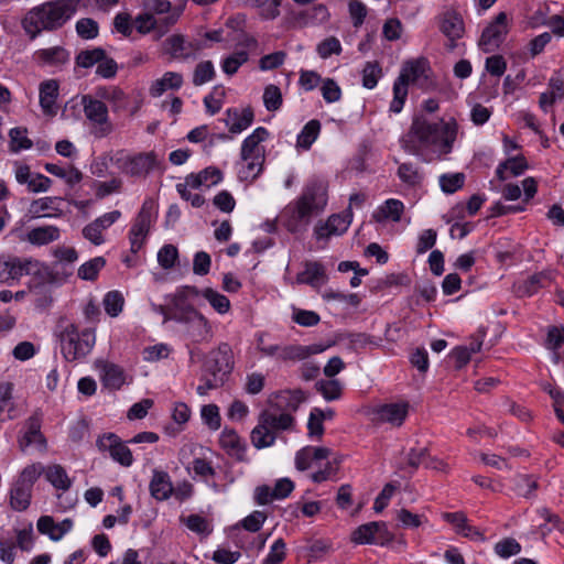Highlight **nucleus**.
Returning <instances> with one entry per match:
<instances>
[{
  "label": "nucleus",
  "instance_id": "obj_1",
  "mask_svg": "<svg viewBox=\"0 0 564 564\" xmlns=\"http://www.w3.org/2000/svg\"><path fill=\"white\" fill-rule=\"evenodd\" d=\"M458 131L459 126L453 117L432 121L424 115H416L400 142L406 152L431 162L453 151Z\"/></svg>",
  "mask_w": 564,
  "mask_h": 564
},
{
  "label": "nucleus",
  "instance_id": "obj_2",
  "mask_svg": "<svg viewBox=\"0 0 564 564\" xmlns=\"http://www.w3.org/2000/svg\"><path fill=\"white\" fill-rule=\"evenodd\" d=\"M328 203V187L322 180L307 182L301 194L281 213V221L291 234L303 232L314 217L324 213Z\"/></svg>",
  "mask_w": 564,
  "mask_h": 564
},
{
  "label": "nucleus",
  "instance_id": "obj_3",
  "mask_svg": "<svg viewBox=\"0 0 564 564\" xmlns=\"http://www.w3.org/2000/svg\"><path fill=\"white\" fill-rule=\"evenodd\" d=\"M78 0H55L31 9L21 24L31 40L42 31L62 28L76 12Z\"/></svg>",
  "mask_w": 564,
  "mask_h": 564
},
{
  "label": "nucleus",
  "instance_id": "obj_4",
  "mask_svg": "<svg viewBox=\"0 0 564 564\" xmlns=\"http://www.w3.org/2000/svg\"><path fill=\"white\" fill-rule=\"evenodd\" d=\"M232 369V350L228 344H220L208 354L203 365L196 392L199 395H207L210 390L223 387Z\"/></svg>",
  "mask_w": 564,
  "mask_h": 564
},
{
  "label": "nucleus",
  "instance_id": "obj_5",
  "mask_svg": "<svg viewBox=\"0 0 564 564\" xmlns=\"http://www.w3.org/2000/svg\"><path fill=\"white\" fill-rule=\"evenodd\" d=\"M102 160H109L120 173L134 180L147 178L160 164L159 155L154 151L133 152L121 149L107 153ZM104 165L107 163L104 162Z\"/></svg>",
  "mask_w": 564,
  "mask_h": 564
},
{
  "label": "nucleus",
  "instance_id": "obj_6",
  "mask_svg": "<svg viewBox=\"0 0 564 564\" xmlns=\"http://www.w3.org/2000/svg\"><path fill=\"white\" fill-rule=\"evenodd\" d=\"M294 417L288 413L264 410L260 413L258 424L251 432V442L256 448L272 446L280 431L292 430Z\"/></svg>",
  "mask_w": 564,
  "mask_h": 564
},
{
  "label": "nucleus",
  "instance_id": "obj_7",
  "mask_svg": "<svg viewBox=\"0 0 564 564\" xmlns=\"http://www.w3.org/2000/svg\"><path fill=\"white\" fill-rule=\"evenodd\" d=\"M61 349L67 361L86 357L95 345V334L89 329L79 332L74 324H67L59 334Z\"/></svg>",
  "mask_w": 564,
  "mask_h": 564
},
{
  "label": "nucleus",
  "instance_id": "obj_8",
  "mask_svg": "<svg viewBox=\"0 0 564 564\" xmlns=\"http://www.w3.org/2000/svg\"><path fill=\"white\" fill-rule=\"evenodd\" d=\"M80 105L83 106L87 127L95 138H106L113 131V124L109 118V110L104 101L91 95H83Z\"/></svg>",
  "mask_w": 564,
  "mask_h": 564
},
{
  "label": "nucleus",
  "instance_id": "obj_9",
  "mask_svg": "<svg viewBox=\"0 0 564 564\" xmlns=\"http://www.w3.org/2000/svg\"><path fill=\"white\" fill-rule=\"evenodd\" d=\"M155 218V202L152 198H147L129 231L130 249L133 253H137L142 248Z\"/></svg>",
  "mask_w": 564,
  "mask_h": 564
},
{
  "label": "nucleus",
  "instance_id": "obj_10",
  "mask_svg": "<svg viewBox=\"0 0 564 564\" xmlns=\"http://www.w3.org/2000/svg\"><path fill=\"white\" fill-rule=\"evenodd\" d=\"M42 421L43 413L40 410H35L33 414L25 420L23 429L18 436V446L21 452H25L28 447L32 445L42 453L46 452L47 441L41 431Z\"/></svg>",
  "mask_w": 564,
  "mask_h": 564
},
{
  "label": "nucleus",
  "instance_id": "obj_11",
  "mask_svg": "<svg viewBox=\"0 0 564 564\" xmlns=\"http://www.w3.org/2000/svg\"><path fill=\"white\" fill-rule=\"evenodd\" d=\"M41 262L33 258L2 257L0 258V283L10 284L23 275L37 270Z\"/></svg>",
  "mask_w": 564,
  "mask_h": 564
},
{
  "label": "nucleus",
  "instance_id": "obj_12",
  "mask_svg": "<svg viewBox=\"0 0 564 564\" xmlns=\"http://www.w3.org/2000/svg\"><path fill=\"white\" fill-rule=\"evenodd\" d=\"M509 31L508 17L500 12L496 19L482 31L479 45L484 52H491L505 40Z\"/></svg>",
  "mask_w": 564,
  "mask_h": 564
},
{
  "label": "nucleus",
  "instance_id": "obj_13",
  "mask_svg": "<svg viewBox=\"0 0 564 564\" xmlns=\"http://www.w3.org/2000/svg\"><path fill=\"white\" fill-rule=\"evenodd\" d=\"M164 52L173 59L185 61L195 57L196 54L204 48L199 41L187 42L182 34H173L169 36L164 43Z\"/></svg>",
  "mask_w": 564,
  "mask_h": 564
},
{
  "label": "nucleus",
  "instance_id": "obj_14",
  "mask_svg": "<svg viewBox=\"0 0 564 564\" xmlns=\"http://www.w3.org/2000/svg\"><path fill=\"white\" fill-rule=\"evenodd\" d=\"M352 542L357 544H381L391 540L384 522H369L359 525L351 534Z\"/></svg>",
  "mask_w": 564,
  "mask_h": 564
},
{
  "label": "nucleus",
  "instance_id": "obj_15",
  "mask_svg": "<svg viewBox=\"0 0 564 564\" xmlns=\"http://www.w3.org/2000/svg\"><path fill=\"white\" fill-rule=\"evenodd\" d=\"M351 223V214L340 215L333 214L326 221H318L313 230L314 237L317 240L327 241L333 236H340L345 234Z\"/></svg>",
  "mask_w": 564,
  "mask_h": 564
},
{
  "label": "nucleus",
  "instance_id": "obj_16",
  "mask_svg": "<svg viewBox=\"0 0 564 564\" xmlns=\"http://www.w3.org/2000/svg\"><path fill=\"white\" fill-rule=\"evenodd\" d=\"M175 23L176 14L156 18L151 15L147 10L144 13H141L135 18V28L139 33L148 34L150 32H155L158 39L165 35Z\"/></svg>",
  "mask_w": 564,
  "mask_h": 564
},
{
  "label": "nucleus",
  "instance_id": "obj_17",
  "mask_svg": "<svg viewBox=\"0 0 564 564\" xmlns=\"http://www.w3.org/2000/svg\"><path fill=\"white\" fill-rule=\"evenodd\" d=\"M97 446L100 451L108 452L111 458L122 466L128 467L133 462L131 451L113 433L100 436L97 440Z\"/></svg>",
  "mask_w": 564,
  "mask_h": 564
},
{
  "label": "nucleus",
  "instance_id": "obj_18",
  "mask_svg": "<svg viewBox=\"0 0 564 564\" xmlns=\"http://www.w3.org/2000/svg\"><path fill=\"white\" fill-rule=\"evenodd\" d=\"M441 32L448 39L447 47L454 50L455 41L460 39L465 32L464 20L455 10H446L438 15Z\"/></svg>",
  "mask_w": 564,
  "mask_h": 564
},
{
  "label": "nucleus",
  "instance_id": "obj_19",
  "mask_svg": "<svg viewBox=\"0 0 564 564\" xmlns=\"http://www.w3.org/2000/svg\"><path fill=\"white\" fill-rule=\"evenodd\" d=\"M121 213L112 210L101 215L83 228V236L95 246H100L105 242L104 231L112 226L119 218Z\"/></svg>",
  "mask_w": 564,
  "mask_h": 564
},
{
  "label": "nucleus",
  "instance_id": "obj_20",
  "mask_svg": "<svg viewBox=\"0 0 564 564\" xmlns=\"http://www.w3.org/2000/svg\"><path fill=\"white\" fill-rule=\"evenodd\" d=\"M409 412L408 403H388L372 410L373 421L401 426Z\"/></svg>",
  "mask_w": 564,
  "mask_h": 564
},
{
  "label": "nucleus",
  "instance_id": "obj_21",
  "mask_svg": "<svg viewBox=\"0 0 564 564\" xmlns=\"http://www.w3.org/2000/svg\"><path fill=\"white\" fill-rule=\"evenodd\" d=\"M555 272L553 270H544L532 274L528 279L514 284L516 292L519 296H531L540 289L546 288L554 280Z\"/></svg>",
  "mask_w": 564,
  "mask_h": 564
},
{
  "label": "nucleus",
  "instance_id": "obj_22",
  "mask_svg": "<svg viewBox=\"0 0 564 564\" xmlns=\"http://www.w3.org/2000/svg\"><path fill=\"white\" fill-rule=\"evenodd\" d=\"M269 137V131L263 127H258L248 135L241 144V159H264V148L261 145Z\"/></svg>",
  "mask_w": 564,
  "mask_h": 564
},
{
  "label": "nucleus",
  "instance_id": "obj_23",
  "mask_svg": "<svg viewBox=\"0 0 564 564\" xmlns=\"http://www.w3.org/2000/svg\"><path fill=\"white\" fill-rule=\"evenodd\" d=\"M226 118L224 122L232 134L241 133L243 130L249 128L254 119L252 108L246 107L242 109L229 108L226 110Z\"/></svg>",
  "mask_w": 564,
  "mask_h": 564
},
{
  "label": "nucleus",
  "instance_id": "obj_24",
  "mask_svg": "<svg viewBox=\"0 0 564 564\" xmlns=\"http://www.w3.org/2000/svg\"><path fill=\"white\" fill-rule=\"evenodd\" d=\"M96 366L100 370V380L104 387L111 390H119L127 383V375L118 365L101 360L98 361Z\"/></svg>",
  "mask_w": 564,
  "mask_h": 564
},
{
  "label": "nucleus",
  "instance_id": "obj_25",
  "mask_svg": "<svg viewBox=\"0 0 564 564\" xmlns=\"http://www.w3.org/2000/svg\"><path fill=\"white\" fill-rule=\"evenodd\" d=\"M61 237V230L54 225L39 226L30 229L20 240L26 241L32 246L42 247L57 241Z\"/></svg>",
  "mask_w": 564,
  "mask_h": 564
},
{
  "label": "nucleus",
  "instance_id": "obj_26",
  "mask_svg": "<svg viewBox=\"0 0 564 564\" xmlns=\"http://www.w3.org/2000/svg\"><path fill=\"white\" fill-rule=\"evenodd\" d=\"M329 455L330 449L327 447H303L295 455V467L300 471L307 470L315 466L317 462L328 459Z\"/></svg>",
  "mask_w": 564,
  "mask_h": 564
},
{
  "label": "nucleus",
  "instance_id": "obj_27",
  "mask_svg": "<svg viewBox=\"0 0 564 564\" xmlns=\"http://www.w3.org/2000/svg\"><path fill=\"white\" fill-rule=\"evenodd\" d=\"M40 66L62 67L69 61V52L63 46L37 50L33 55Z\"/></svg>",
  "mask_w": 564,
  "mask_h": 564
},
{
  "label": "nucleus",
  "instance_id": "obj_28",
  "mask_svg": "<svg viewBox=\"0 0 564 564\" xmlns=\"http://www.w3.org/2000/svg\"><path fill=\"white\" fill-rule=\"evenodd\" d=\"M327 280L326 270L318 261H306L304 270L296 275V283L308 284L313 288L323 285Z\"/></svg>",
  "mask_w": 564,
  "mask_h": 564
},
{
  "label": "nucleus",
  "instance_id": "obj_29",
  "mask_svg": "<svg viewBox=\"0 0 564 564\" xmlns=\"http://www.w3.org/2000/svg\"><path fill=\"white\" fill-rule=\"evenodd\" d=\"M37 530L42 534H46L53 541L61 540L73 528L70 519H64L59 523H55L50 516H42L36 523Z\"/></svg>",
  "mask_w": 564,
  "mask_h": 564
},
{
  "label": "nucleus",
  "instance_id": "obj_30",
  "mask_svg": "<svg viewBox=\"0 0 564 564\" xmlns=\"http://www.w3.org/2000/svg\"><path fill=\"white\" fill-rule=\"evenodd\" d=\"M149 490L151 496L158 501L169 499L173 494V485L170 475L163 470H153Z\"/></svg>",
  "mask_w": 564,
  "mask_h": 564
},
{
  "label": "nucleus",
  "instance_id": "obj_31",
  "mask_svg": "<svg viewBox=\"0 0 564 564\" xmlns=\"http://www.w3.org/2000/svg\"><path fill=\"white\" fill-rule=\"evenodd\" d=\"M429 64L425 58H417L404 63L399 78L405 83L422 84L427 79Z\"/></svg>",
  "mask_w": 564,
  "mask_h": 564
},
{
  "label": "nucleus",
  "instance_id": "obj_32",
  "mask_svg": "<svg viewBox=\"0 0 564 564\" xmlns=\"http://www.w3.org/2000/svg\"><path fill=\"white\" fill-rule=\"evenodd\" d=\"M58 97V83L55 79L44 80L40 84V106L45 115L56 113V99Z\"/></svg>",
  "mask_w": 564,
  "mask_h": 564
},
{
  "label": "nucleus",
  "instance_id": "obj_33",
  "mask_svg": "<svg viewBox=\"0 0 564 564\" xmlns=\"http://www.w3.org/2000/svg\"><path fill=\"white\" fill-rule=\"evenodd\" d=\"M220 446L238 460L245 459L246 445L236 431L225 429L219 437Z\"/></svg>",
  "mask_w": 564,
  "mask_h": 564
},
{
  "label": "nucleus",
  "instance_id": "obj_34",
  "mask_svg": "<svg viewBox=\"0 0 564 564\" xmlns=\"http://www.w3.org/2000/svg\"><path fill=\"white\" fill-rule=\"evenodd\" d=\"M183 85V76L176 72H166L161 78L154 80L150 87L153 97H160L167 89H178Z\"/></svg>",
  "mask_w": 564,
  "mask_h": 564
},
{
  "label": "nucleus",
  "instance_id": "obj_35",
  "mask_svg": "<svg viewBox=\"0 0 564 564\" xmlns=\"http://www.w3.org/2000/svg\"><path fill=\"white\" fill-rule=\"evenodd\" d=\"M32 498V488L19 481H14L10 489V506L15 511H24L29 508Z\"/></svg>",
  "mask_w": 564,
  "mask_h": 564
},
{
  "label": "nucleus",
  "instance_id": "obj_36",
  "mask_svg": "<svg viewBox=\"0 0 564 564\" xmlns=\"http://www.w3.org/2000/svg\"><path fill=\"white\" fill-rule=\"evenodd\" d=\"M527 169L528 163L525 158L523 155H516L501 162L496 170V175L500 181H505L508 177L506 174L507 171H509L512 176H519L523 174Z\"/></svg>",
  "mask_w": 564,
  "mask_h": 564
},
{
  "label": "nucleus",
  "instance_id": "obj_37",
  "mask_svg": "<svg viewBox=\"0 0 564 564\" xmlns=\"http://www.w3.org/2000/svg\"><path fill=\"white\" fill-rule=\"evenodd\" d=\"M403 209L404 205L401 200L390 198L375 212L373 218L377 221H383L386 219L399 221L401 219Z\"/></svg>",
  "mask_w": 564,
  "mask_h": 564
},
{
  "label": "nucleus",
  "instance_id": "obj_38",
  "mask_svg": "<svg viewBox=\"0 0 564 564\" xmlns=\"http://www.w3.org/2000/svg\"><path fill=\"white\" fill-rule=\"evenodd\" d=\"M143 7L144 10L156 18H164L176 14V22L182 14V9L173 8L172 3L167 0H145Z\"/></svg>",
  "mask_w": 564,
  "mask_h": 564
},
{
  "label": "nucleus",
  "instance_id": "obj_39",
  "mask_svg": "<svg viewBox=\"0 0 564 564\" xmlns=\"http://www.w3.org/2000/svg\"><path fill=\"white\" fill-rule=\"evenodd\" d=\"M186 321L188 323V334L194 340L200 341L208 337V323L199 313L195 311L189 312Z\"/></svg>",
  "mask_w": 564,
  "mask_h": 564
},
{
  "label": "nucleus",
  "instance_id": "obj_40",
  "mask_svg": "<svg viewBox=\"0 0 564 564\" xmlns=\"http://www.w3.org/2000/svg\"><path fill=\"white\" fill-rule=\"evenodd\" d=\"M321 351L316 346H301V345H289L283 346L281 350L282 361H299L304 360L313 354Z\"/></svg>",
  "mask_w": 564,
  "mask_h": 564
},
{
  "label": "nucleus",
  "instance_id": "obj_41",
  "mask_svg": "<svg viewBox=\"0 0 564 564\" xmlns=\"http://www.w3.org/2000/svg\"><path fill=\"white\" fill-rule=\"evenodd\" d=\"M321 131V122L316 119L308 121L297 135L296 145L308 150L317 139Z\"/></svg>",
  "mask_w": 564,
  "mask_h": 564
},
{
  "label": "nucleus",
  "instance_id": "obj_42",
  "mask_svg": "<svg viewBox=\"0 0 564 564\" xmlns=\"http://www.w3.org/2000/svg\"><path fill=\"white\" fill-rule=\"evenodd\" d=\"M45 477L56 489L67 490L72 481L66 470L61 465H52L45 468Z\"/></svg>",
  "mask_w": 564,
  "mask_h": 564
},
{
  "label": "nucleus",
  "instance_id": "obj_43",
  "mask_svg": "<svg viewBox=\"0 0 564 564\" xmlns=\"http://www.w3.org/2000/svg\"><path fill=\"white\" fill-rule=\"evenodd\" d=\"M315 387L326 401L339 399L343 392V384L337 379L319 380Z\"/></svg>",
  "mask_w": 564,
  "mask_h": 564
},
{
  "label": "nucleus",
  "instance_id": "obj_44",
  "mask_svg": "<svg viewBox=\"0 0 564 564\" xmlns=\"http://www.w3.org/2000/svg\"><path fill=\"white\" fill-rule=\"evenodd\" d=\"M282 0H253L258 14L263 20H274L280 15Z\"/></svg>",
  "mask_w": 564,
  "mask_h": 564
},
{
  "label": "nucleus",
  "instance_id": "obj_45",
  "mask_svg": "<svg viewBox=\"0 0 564 564\" xmlns=\"http://www.w3.org/2000/svg\"><path fill=\"white\" fill-rule=\"evenodd\" d=\"M408 83H405L402 78H397L393 84V99L390 104V111L394 113H399L403 105L405 102V99L408 97Z\"/></svg>",
  "mask_w": 564,
  "mask_h": 564
},
{
  "label": "nucleus",
  "instance_id": "obj_46",
  "mask_svg": "<svg viewBox=\"0 0 564 564\" xmlns=\"http://www.w3.org/2000/svg\"><path fill=\"white\" fill-rule=\"evenodd\" d=\"M106 260L102 257H96L83 263L78 269V276L83 280L93 281L97 278L99 271L105 267Z\"/></svg>",
  "mask_w": 564,
  "mask_h": 564
},
{
  "label": "nucleus",
  "instance_id": "obj_47",
  "mask_svg": "<svg viewBox=\"0 0 564 564\" xmlns=\"http://www.w3.org/2000/svg\"><path fill=\"white\" fill-rule=\"evenodd\" d=\"M104 53L105 50L101 47L80 51L75 58L76 65L83 68H90L104 58Z\"/></svg>",
  "mask_w": 564,
  "mask_h": 564
},
{
  "label": "nucleus",
  "instance_id": "obj_48",
  "mask_svg": "<svg viewBox=\"0 0 564 564\" xmlns=\"http://www.w3.org/2000/svg\"><path fill=\"white\" fill-rule=\"evenodd\" d=\"M10 150L14 153L32 148V141L26 137V129L13 128L9 132Z\"/></svg>",
  "mask_w": 564,
  "mask_h": 564
},
{
  "label": "nucleus",
  "instance_id": "obj_49",
  "mask_svg": "<svg viewBox=\"0 0 564 564\" xmlns=\"http://www.w3.org/2000/svg\"><path fill=\"white\" fill-rule=\"evenodd\" d=\"M203 296L208 301L213 308L219 314H225L230 308V301L224 294L218 293L213 289H205Z\"/></svg>",
  "mask_w": 564,
  "mask_h": 564
},
{
  "label": "nucleus",
  "instance_id": "obj_50",
  "mask_svg": "<svg viewBox=\"0 0 564 564\" xmlns=\"http://www.w3.org/2000/svg\"><path fill=\"white\" fill-rule=\"evenodd\" d=\"M102 303L106 313L111 317H116L122 311L124 299L120 292L110 291L105 295Z\"/></svg>",
  "mask_w": 564,
  "mask_h": 564
},
{
  "label": "nucleus",
  "instance_id": "obj_51",
  "mask_svg": "<svg viewBox=\"0 0 564 564\" xmlns=\"http://www.w3.org/2000/svg\"><path fill=\"white\" fill-rule=\"evenodd\" d=\"M45 471V467L41 463H34L28 465L20 473L17 481L33 489L34 482L40 478V476Z\"/></svg>",
  "mask_w": 564,
  "mask_h": 564
},
{
  "label": "nucleus",
  "instance_id": "obj_52",
  "mask_svg": "<svg viewBox=\"0 0 564 564\" xmlns=\"http://www.w3.org/2000/svg\"><path fill=\"white\" fill-rule=\"evenodd\" d=\"M215 76L214 64L210 61H204L196 65L193 74V84L202 86L210 82Z\"/></svg>",
  "mask_w": 564,
  "mask_h": 564
},
{
  "label": "nucleus",
  "instance_id": "obj_53",
  "mask_svg": "<svg viewBox=\"0 0 564 564\" xmlns=\"http://www.w3.org/2000/svg\"><path fill=\"white\" fill-rule=\"evenodd\" d=\"M538 488V481L528 475H518L514 478V491L517 495L529 498Z\"/></svg>",
  "mask_w": 564,
  "mask_h": 564
},
{
  "label": "nucleus",
  "instance_id": "obj_54",
  "mask_svg": "<svg viewBox=\"0 0 564 564\" xmlns=\"http://www.w3.org/2000/svg\"><path fill=\"white\" fill-rule=\"evenodd\" d=\"M245 165L239 171L241 180H254L262 171L264 159H241Z\"/></svg>",
  "mask_w": 564,
  "mask_h": 564
},
{
  "label": "nucleus",
  "instance_id": "obj_55",
  "mask_svg": "<svg viewBox=\"0 0 564 564\" xmlns=\"http://www.w3.org/2000/svg\"><path fill=\"white\" fill-rule=\"evenodd\" d=\"M248 57L249 56L246 51H239L226 57L221 64L224 73L232 76L237 73L238 68L248 61Z\"/></svg>",
  "mask_w": 564,
  "mask_h": 564
},
{
  "label": "nucleus",
  "instance_id": "obj_56",
  "mask_svg": "<svg viewBox=\"0 0 564 564\" xmlns=\"http://www.w3.org/2000/svg\"><path fill=\"white\" fill-rule=\"evenodd\" d=\"M381 77V68L376 62L366 63L362 69V86L368 89L376 87L379 78Z\"/></svg>",
  "mask_w": 564,
  "mask_h": 564
},
{
  "label": "nucleus",
  "instance_id": "obj_57",
  "mask_svg": "<svg viewBox=\"0 0 564 564\" xmlns=\"http://www.w3.org/2000/svg\"><path fill=\"white\" fill-rule=\"evenodd\" d=\"M321 93L324 100L328 104L337 102L341 98V89L339 85L332 78L323 79Z\"/></svg>",
  "mask_w": 564,
  "mask_h": 564
},
{
  "label": "nucleus",
  "instance_id": "obj_58",
  "mask_svg": "<svg viewBox=\"0 0 564 564\" xmlns=\"http://www.w3.org/2000/svg\"><path fill=\"white\" fill-rule=\"evenodd\" d=\"M76 32L82 39H95L99 32L98 23L93 19L83 18L76 22Z\"/></svg>",
  "mask_w": 564,
  "mask_h": 564
},
{
  "label": "nucleus",
  "instance_id": "obj_59",
  "mask_svg": "<svg viewBox=\"0 0 564 564\" xmlns=\"http://www.w3.org/2000/svg\"><path fill=\"white\" fill-rule=\"evenodd\" d=\"M263 104L269 111L278 110L282 105V94L278 86L269 85L263 93Z\"/></svg>",
  "mask_w": 564,
  "mask_h": 564
},
{
  "label": "nucleus",
  "instance_id": "obj_60",
  "mask_svg": "<svg viewBox=\"0 0 564 564\" xmlns=\"http://www.w3.org/2000/svg\"><path fill=\"white\" fill-rule=\"evenodd\" d=\"M464 181L463 173L443 174L440 177V185L443 192L453 194L464 185Z\"/></svg>",
  "mask_w": 564,
  "mask_h": 564
},
{
  "label": "nucleus",
  "instance_id": "obj_61",
  "mask_svg": "<svg viewBox=\"0 0 564 564\" xmlns=\"http://www.w3.org/2000/svg\"><path fill=\"white\" fill-rule=\"evenodd\" d=\"M337 473L338 464L327 460L323 468H319L311 475V479L316 484H321L327 480H335Z\"/></svg>",
  "mask_w": 564,
  "mask_h": 564
},
{
  "label": "nucleus",
  "instance_id": "obj_62",
  "mask_svg": "<svg viewBox=\"0 0 564 564\" xmlns=\"http://www.w3.org/2000/svg\"><path fill=\"white\" fill-rule=\"evenodd\" d=\"M177 256L178 251L175 246L165 245L158 252V262L163 269L167 270L174 267Z\"/></svg>",
  "mask_w": 564,
  "mask_h": 564
},
{
  "label": "nucleus",
  "instance_id": "obj_63",
  "mask_svg": "<svg viewBox=\"0 0 564 564\" xmlns=\"http://www.w3.org/2000/svg\"><path fill=\"white\" fill-rule=\"evenodd\" d=\"M521 551V545L512 538H506L495 545V552L503 558L517 555Z\"/></svg>",
  "mask_w": 564,
  "mask_h": 564
},
{
  "label": "nucleus",
  "instance_id": "obj_64",
  "mask_svg": "<svg viewBox=\"0 0 564 564\" xmlns=\"http://www.w3.org/2000/svg\"><path fill=\"white\" fill-rule=\"evenodd\" d=\"M285 542L278 539L271 546L269 554L262 561V564H280L285 557Z\"/></svg>",
  "mask_w": 564,
  "mask_h": 564
}]
</instances>
